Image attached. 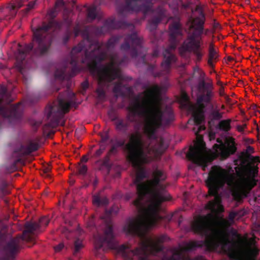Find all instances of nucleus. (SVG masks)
<instances>
[{"instance_id": "f257e3e1", "label": "nucleus", "mask_w": 260, "mask_h": 260, "mask_svg": "<svg viewBox=\"0 0 260 260\" xmlns=\"http://www.w3.org/2000/svg\"><path fill=\"white\" fill-rule=\"evenodd\" d=\"M161 91L160 87L156 84L148 87L144 92L146 99L142 103L140 102V96H137L127 108L133 116L143 118L144 134L155 142L152 146L149 144L145 145L139 127L136 125V131L130 134L129 142L126 145L127 159L135 169L138 170L134 181L138 197L133 204L138 212L142 214L141 218L132 220L125 226V229L131 233H139L142 229H146L153 224L159 218L158 211L162 203L170 199L165 185L161 183L166 179L162 170L156 168L153 172V179L142 182L147 177L142 166L150 163L153 158H157L167 148L164 139L157 138L158 129L169 126L174 120L171 107L161 104Z\"/></svg>"}, {"instance_id": "f03ea898", "label": "nucleus", "mask_w": 260, "mask_h": 260, "mask_svg": "<svg viewBox=\"0 0 260 260\" xmlns=\"http://www.w3.org/2000/svg\"><path fill=\"white\" fill-rule=\"evenodd\" d=\"M88 44L93 47V50L90 54H86L84 56L80 58L78 60V65L80 68L79 71L73 72L72 66L70 61H64L59 68H57L54 73L56 80L62 81L64 79H69L74 76L79 72L82 67V64H85L89 69L91 74L95 76L98 78L99 87L96 90L98 98L100 100H104L106 98V93L104 86L113 80L118 79L119 81L114 84L113 91L116 96L124 97V91L130 92L132 88L127 85L123 84L122 81L124 79L121 73L118 65L121 63L118 56L116 54H111L109 56L110 62L106 65L100 67L99 64L104 61L107 56L105 52L100 50V45L96 42L90 43L87 41Z\"/></svg>"}, {"instance_id": "7ed1b4c3", "label": "nucleus", "mask_w": 260, "mask_h": 260, "mask_svg": "<svg viewBox=\"0 0 260 260\" xmlns=\"http://www.w3.org/2000/svg\"><path fill=\"white\" fill-rule=\"evenodd\" d=\"M194 232L205 237V239L201 241H191L186 243L181 251H175L168 260H206L203 256L198 255L191 258L183 252L195 250L197 248L206 246L209 250H216L218 248L225 252L232 251V246L237 243H242V238L237 231L231 229L230 233L237 241L230 240L228 234L218 230H212L211 225L205 217H201L192 225Z\"/></svg>"}, {"instance_id": "20e7f679", "label": "nucleus", "mask_w": 260, "mask_h": 260, "mask_svg": "<svg viewBox=\"0 0 260 260\" xmlns=\"http://www.w3.org/2000/svg\"><path fill=\"white\" fill-rule=\"evenodd\" d=\"M83 36L84 37L83 40L75 46L71 52L70 64L72 66L73 72L78 71L80 69L78 65L79 59L84 56L86 54H90L93 50V47L88 44L87 41L90 43L96 42L100 45V50L105 52L107 54V56L104 60L108 59L109 61L108 63L110 62L109 56L111 54L117 55L120 61H121V63L118 65L119 69L120 66L127 59V57L124 56L121 59L117 53H111L108 54L107 51L113 49L121 39L123 38L124 41L120 46V50L126 52L129 51L130 55L132 58H136L138 55L139 51L143 49V39L139 36L136 31H133L131 34H126L123 36L116 35L112 36L105 45L107 50L103 49V43H100L98 41L91 38L87 29H85L83 32Z\"/></svg>"}, {"instance_id": "39448f33", "label": "nucleus", "mask_w": 260, "mask_h": 260, "mask_svg": "<svg viewBox=\"0 0 260 260\" xmlns=\"http://www.w3.org/2000/svg\"><path fill=\"white\" fill-rule=\"evenodd\" d=\"M72 22L71 18L67 15H64L61 21L52 20L48 23H43L41 26L34 31L32 43L25 44L24 46L18 44L19 48L16 54L17 61L22 63L30 52L37 56L47 54L53 42V34L49 31L51 28L55 30H60L63 27L65 28L62 40L63 44H66L72 35L71 27Z\"/></svg>"}, {"instance_id": "423d86ee", "label": "nucleus", "mask_w": 260, "mask_h": 260, "mask_svg": "<svg viewBox=\"0 0 260 260\" xmlns=\"http://www.w3.org/2000/svg\"><path fill=\"white\" fill-rule=\"evenodd\" d=\"M49 222V220L46 217L41 218L39 223L27 222L22 235L12 238L6 244L4 241L6 236L0 232V260H15L16 256L24 242L33 241L31 234L38 230L41 226H47Z\"/></svg>"}, {"instance_id": "0eeeda50", "label": "nucleus", "mask_w": 260, "mask_h": 260, "mask_svg": "<svg viewBox=\"0 0 260 260\" xmlns=\"http://www.w3.org/2000/svg\"><path fill=\"white\" fill-rule=\"evenodd\" d=\"M198 89L200 94L198 96L196 105L190 104L189 110L192 112L194 118V122L197 125L193 130L197 137H201L199 134L206 129L204 125H201L205 120V109L206 107L205 103H210L212 100L214 93L213 92V86L212 81L206 82L204 80H201L198 84Z\"/></svg>"}, {"instance_id": "6e6552de", "label": "nucleus", "mask_w": 260, "mask_h": 260, "mask_svg": "<svg viewBox=\"0 0 260 260\" xmlns=\"http://www.w3.org/2000/svg\"><path fill=\"white\" fill-rule=\"evenodd\" d=\"M160 210V206L158 211V215L159 218L157 219L155 222L151 226H149L148 228L145 229H142L141 231L138 233H133L129 232L125 229V226L129 224L130 221L133 219H136L137 218H141L142 214L140 212H139V216L136 218H129L125 224L123 226V231L128 235L133 236H137L142 240L141 245L140 247H137L133 250H132V253L133 255H147L148 254H155L157 253L162 251L164 249L163 246L161 244L163 243L167 237L165 235H161L154 240L151 238H148L146 237V233L148 231L154 226L159 224L160 222L162 220L163 217L159 214V211Z\"/></svg>"}, {"instance_id": "1a4fd4ad", "label": "nucleus", "mask_w": 260, "mask_h": 260, "mask_svg": "<svg viewBox=\"0 0 260 260\" xmlns=\"http://www.w3.org/2000/svg\"><path fill=\"white\" fill-rule=\"evenodd\" d=\"M182 35L181 25L179 21H174L170 24L169 40L171 45L169 48L165 49L163 52L164 60L161 63L162 71L154 73L153 75L155 77H160L169 73L172 63L175 62L176 60L175 55L171 52L170 50L175 49L178 43L177 37Z\"/></svg>"}, {"instance_id": "9d476101", "label": "nucleus", "mask_w": 260, "mask_h": 260, "mask_svg": "<svg viewBox=\"0 0 260 260\" xmlns=\"http://www.w3.org/2000/svg\"><path fill=\"white\" fill-rule=\"evenodd\" d=\"M226 173L224 169L217 166H213L210 172L206 184L208 188L210 196L214 197V199L208 202L206 205L208 209H215L217 204L220 202V197L218 191L223 185L225 178Z\"/></svg>"}, {"instance_id": "9b49d317", "label": "nucleus", "mask_w": 260, "mask_h": 260, "mask_svg": "<svg viewBox=\"0 0 260 260\" xmlns=\"http://www.w3.org/2000/svg\"><path fill=\"white\" fill-rule=\"evenodd\" d=\"M65 94L67 95V100H69L68 101L62 98L60 93L57 105L48 106L46 109L47 117L50 120L53 126L59 124L64 114L69 111L70 108L74 103L75 93L68 90Z\"/></svg>"}, {"instance_id": "f8f14e48", "label": "nucleus", "mask_w": 260, "mask_h": 260, "mask_svg": "<svg viewBox=\"0 0 260 260\" xmlns=\"http://www.w3.org/2000/svg\"><path fill=\"white\" fill-rule=\"evenodd\" d=\"M192 31H193V29L190 28V24H189L187 30V37L179 48V52L181 55H184L186 53H192L195 57V61L199 62L201 61L204 55V51L202 46V36L203 34L207 35L209 30L204 28V31L200 37L194 38L195 40V42H193L194 43H188L189 41H187V40L189 35V34Z\"/></svg>"}, {"instance_id": "ddd939ff", "label": "nucleus", "mask_w": 260, "mask_h": 260, "mask_svg": "<svg viewBox=\"0 0 260 260\" xmlns=\"http://www.w3.org/2000/svg\"><path fill=\"white\" fill-rule=\"evenodd\" d=\"M256 162L260 163V157L252 155L247 162L245 176L241 178V184L248 192L256 186L258 181L256 178L258 175L259 168L257 164L254 165Z\"/></svg>"}, {"instance_id": "4468645a", "label": "nucleus", "mask_w": 260, "mask_h": 260, "mask_svg": "<svg viewBox=\"0 0 260 260\" xmlns=\"http://www.w3.org/2000/svg\"><path fill=\"white\" fill-rule=\"evenodd\" d=\"M95 246L97 249L106 246L108 248H117V244L114 239L112 226L109 223H106L104 235L98 234L94 236Z\"/></svg>"}, {"instance_id": "2eb2a0df", "label": "nucleus", "mask_w": 260, "mask_h": 260, "mask_svg": "<svg viewBox=\"0 0 260 260\" xmlns=\"http://www.w3.org/2000/svg\"><path fill=\"white\" fill-rule=\"evenodd\" d=\"M135 28L134 25L126 21H116L115 18H108L104 22L101 27H94L92 31L97 36L104 35L110 31L117 28Z\"/></svg>"}, {"instance_id": "dca6fc26", "label": "nucleus", "mask_w": 260, "mask_h": 260, "mask_svg": "<svg viewBox=\"0 0 260 260\" xmlns=\"http://www.w3.org/2000/svg\"><path fill=\"white\" fill-rule=\"evenodd\" d=\"M195 10L199 13V15L191 19L190 28L193 29V31H192L189 34L187 40V41H189L188 43H194V38L200 37L204 31V25L206 20L205 13L200 6H197Z\"/></svg>"}, {"instance_id": "f3484780", "label": "nucleus", "mask_w": 260, "mask_h": 260, "mask_svg": "<svg viewBox=\"0 0 260 260\" xmlns=\"http://www.w3.org/2000/svg\"><path fill=\"white\" fill-rule=\"evenodd\" d=\"M186 156L194 164L201 166L204 171L208 164L213 160L210 156L206 155L203 148L199 146H190Z\"/></svg>"}, {"instance_id": "a211bd4d", "label": "nucleus", "mask_w": 260, "mask_h": 260, "mask_svg": "<svg viewBox=\"0 0 260 260\" xmlns=\"http://www.w3.org/2000/svg\"><path fill=\"white\" fill-rule=\"evenodd\" d=\"M39 148V146L37 143L30 142L26 147L21 144L18 148L15 149L13 153L12 156L16 157V159L12 164L10 171L13 172L17 169V164L22 162L21 159L22 156L30 154L32 152L37 151Z\"/></svg>"}, {"instance_id": "6ab92c4d", "label": "nucleus", "mask_w": 260, "mask_h": 260, "mask_svg": "<svg viewBox=\"0 0 260 260\" xmlns=\"http://www.w3.org/2000/svg\"><path fill=\"white\" fill-rule=\"evenodd\" d=\"M216 141L219 144H215L213 146L215 157H219L221 159H225L237 151V148L234 141L231 145L229 144L228 146L219 138Z\"/></svg>"}, {"instance_id": "aec40b11", "label": "nucleus", "mask_w": 260, "mask_h": 260, "mask_svg": "<svg viewBox=\"0 0 260 260\" xmlns=\"http://www.w3.org/2000/svg\"><path fill=\"white\" fill-rule=\"evenodd\" d=\"M113 121H115V129L119 132L122 133H126L130 126V122H133V120H129V116L128 115L126 119L123 118H119L117 117L112 119Z\"/></svg>"}, {"instance_id": "412c9836", "label": "nucleus", "mask_w": 260, "mask_h": 260, "mask_svg": "<svg viewBox=\"0 0 260 260\" xmlns=\"http://www.w3.org/2000/svg\"><path fill=\"white\" fill-rule=\"evenodd\" d=\"M218 57L219 55L214 44L210 43L209 45L207 63L211 68H214L215 63L218 60Z\"/></svg>"}, {"instance_id": "4be33fe9", "label": "nucleus", "mask_w": 260, "mask_h": 260, "mask_svg": "<svg viewBox=\"0 0 260 260\" xmlns=\"http://www.w3.org/2000/svg\"><path fill=\"white\" fill-rule=\"evenodd\" d=\"M211 102H212V101ZM204 104H205V103H204ZM206 104L209 105L210 110L209 116L212 120H219L222 118L224 113L220 112L217 105L214 106L211 102L210 103H206Z\"/></svg>"}, {"instance_id": "5701e85b", "label": "nucleus", "mask_w": 260, "mask_h": 260, "mask_svg": "<svg viewBox=\"0 0 260 260\" xmlns=\"http://www.w3.org/2000/svg\"><path fill=\"white\" fill-rule=\"evenodd\" d=\"M259 253V250L256 247H253L250 248L248 252V254L245 258H243L242 257H238L235 255V254H233L231 257L233 258L234 260H257V256Z\"/></svg>"}, {"instance_id": "b1692460", "label": "nucleus", "mask_w": 260, "mask_h": 260, "mask_svg": "<svg viewBox=\"0 0 260 260\" xmlns=\"http://www.w3.org/2000/svg\"><path fill=\"white\" fill-rule=\"evenodd\" d=\"M255 152L254 148L250 145H247L245 150L241 152L239 156V159H241L243 163L249 162V160L252 156V154Z\"/></svg>"}, {"instance_id": "393cba45", "label": "nucleus", "mask_w": 260, "mask_h": 260, "mask_svg": "<svg viewBox=\"0 0 260 260\" xmlns=\"http://www.w3.org/2000/svg\"><path fill=\"white\" fill-rule=\"evenodd\" d=\"M231 122L232 120L231 119L221 120L217 124V128L221 131L228 132L232 128Z\"/></svg>"}, {"instance_id": "a878e982", "label": "nucleus", "mask_w": 260, "mask_h": 260, "mask_svg": "<svg viewBox=\"0 0 260 260\" xmlns=\"http://www.w3.org/2000/svg\"><path fill=\"white\" fill-rule=\"evenodd\" d=\"M98 7L95 5H93L88 8L87 18L88 20L92 21L98 17Z\"/></svg>"}, {"instance_id": "bb28decb", "label": "nucleus", "mask_w": 260, "mask_h": 260, "mask_svg": "<svg viewBox=\"0 0 260 260\" xmlns=\"http://www.w3.org/2000/svg\"><path fill=\"white\" fill-rule=\"evenodd\" d=\"M92 202L94 205L99 206H106L108 203L109 201L106 197L101 198L99 196H94L93 197Z\"/></svg>"}, {"instance_id": "cd10ccee", "label": "nucleus", "mask_w": 260, "mask_h": 260, "mask_svg": "<svg viewBox=\"0 0 260 260\" xmlns=\"http://www.w3.org/2000/svg\"><path fill=\"white\" fill-rule=\"evenodd\" d=\"M110 143L114 145L117 148L124 146L126 151L127 152L126 145L128 143L125 144L124 140H119L118 139H111L110 140Z\"/></svg>"}, {"instance_id": "c85d7f7f", "label": "nucleus", "mask_w": 260, "mask_h": 260, "mask_svg": "<svg viewBox=\"0 0 260 260\" xmlns=\"http://www.w3.org/2000/svg\"><path fill=\"white\" fill-rule=\"evenodd\" d=\"M83 246L82 241L80 239H77L74 241V255H76Z\"/></svg>"}, {"instance_id": "c756f323", "label": "nucleus", "mask_w": 260, "mask_h": 260, "mask_svg": "<svg viewBox=\"0 0 260 260\" xmlns=\"http://www.w3.org/2000/svg\"><path fill=\"white\" fill-rule=\"evenodd\" d=\"M24 0H16L15 4L12 5L11 7V11H15L18 10L23 6Z\"/></svg>"}, {"instance_id": "7c9ffc66", "label": "nucleus", "mask_w": 260, "mask_h": 260, "mask_svg": "<svg viewBox=\"0 0 260 260\" xmlns=\"http://www.w3.org/2000/svg\"><path fill=\"white\" fill-rule=\"evenodd\" d=\"M66 7V4L63 0H56L55 4V8L58 11H61Z\"/></svg>"}, {"instance_id": "2f4dec72", "label": "nucleus", "mask_w": 260, "mask_h": 260, "mask_svg": "<svg viewBox=\"0 0 260 260\" xmlns=\"http://www.w3.org/2000/svg\"><path fill=\"white\" fill-rule=\"evenodd\" d=\"M87 171V167L85 165H82L78 168V172L79 174L85 175Z\"/></svg>"}, {"instance_id": "473e14b6", "label": "nucleus", "mask_w": 260, "mask_h": 260, "mask_svg": "<svg viewBox=\"0 0 260 260\" xmlns=\"http://www.w3.org/2000/svg\"><path fill=\"white\" fill-rule=\"evenodd\" d=\"M59 11H58L57 9H56L54 7V9H53L50 11V12H49V15L52 19H53L55 17H56V16L57 14V13Z\"/></svg>"}, {"instance_id": "72a5a7b5", "label": "nucleus", "mask_w": 260, "mask_h": 260, "mask_svg": "<svg viewBox=\"0 0 260 260\" xmlns=\"http://www.w3.org/2000/svg\"><path fill=\"white\" fill-rule=\"evenodd\" d=\"M50 170L51 168L49 166L45 167L43 169V174L42 175L46 177H49L50 176L49 174Z\"/></svg>"}, {"instance_id": "f704fd0d", "label": "nucleus", "mask_w": 260, "mask_h": 260, "mask_svg": "<svg viewBox=\"0 0 260 260\" xmlns=\"http://www.w3.org/2000/svg\"><path fill=\"white\" fill-rule=\"evenodd\" d=\"M105 146L101 145L100 148L97 150L95 152V156L98 157L100 156L105 151Z\"/></svg>"}, {"instance_id": "c9c22d12", "label": "nucleus", "mask_w": 260, "mask_h": 260, "mask_svg": "<svg viewBox=\"0 0 260 260\" xmlns=\"http://www.w3.org/2000/svg\"><path fill=\"white\" fill-rule=\"evenodd\" d=\"M36 4L35 2H30L28 5L27 8L25 9L26 13L28 12L31 9H33Z\"/></svg>"}, {"instance_id": "e433bc0d", "label": "nucleus", "mask_w": 260, "mask_h": 260, "mask_svg": "<svg viewBox=\"0 0 260 260\" xmlns=\"http://www.w3.org/2000/svg\"><path fill=\"white\" fill-rule=\"evenodd\" d=\"M87 226L91 229H92L94 228L96 229L95 227V222H94L93 218H92L89 219V221L87 222Z\"/></svg>"}, {"instance_id": "4c0bfd02", "label": "nucleus", "mask_w": 260, "mask_h": 260, "mask_svg": "<svg viewBox=\"0 0 260 260\" xmlns=\"http://www.w3.org/2000/svg\"><path fill=\"white\" fill-rule=\"evenodd\" d=\"M118 151V148H116L114 145L112 144L110 149L108 153L109 154H112L117 153Z\"/></svg>"}, {"instance_id": "58836bf2", "label": "nucleus", "mask_w": 260, "mask_h": 260, "mask_svg": "<svg viewBox=\"0 0 260 260\" xmlns=\"http://www.w3.org/2000/svg\"><path fill=\"white\" fill-rule=\"evenodd\" d=\"M102 142L103 143L106 142L109 138L108 132L105 133L104 134H102L101 136Z\"/></svg>"}, {"instance_id": "ea45409f", "label": "nucleus", "mask_w": 260, "mask_h": 260, "mask_svg": "<svg viewBox=\"0 0 260 260\" xmlns=\"http://www.w3.org/2000/svg\"><path fill=\"white\" fill-rule=\"evenodd\" d=\"M64 247V245L63 243H60L59 244H58L57 246L54 247V250L55 252H59Z\"/></svg>"}, {"instance_id": "a19ab883", "label": "nucleus", "mask_w": 260, "mask_h": 260, "mask_svg": "<svg viewBox=\"0 0 260 260\" xmlns=\"http://www.w3.org/2000/svg\"><path fill=\"white\" fill-rule=\"evenodd\" d=\"M238 213L235 212H232L230 213L229 215V219L231 221H233L236 217L237 216Z\"/></svg>"}, {"instance_id": "79ce46f5", "label": "nucleus", "mask_w": 260, "mask_h": 260, "mask_svg": "<svg viewBox=\"0 0 260 260\" xmlns=\"http://www.w3.org/2000/svg\"><path fill=\"white\" fill-rule=\"evenodd\" d=\"M119 250L125 254L128 250V248L126 245H122L120 246Z\"/></svg>"}, {"instance_id": "37998d69", "label": "nucleus", "mask_w": 260, "mask_h": 260, "mask_svg": "<svg viewBox=\"0 0 260 260\" xmlns=\"http://www.w3.org/2000/svg\"><path fill=\"white\" fill-rule=\"evenodd\" d=\"M73 30L75 37H77L80 32V29L78 26L74 27Z\"/></svg>"}, {"instance_id": "c03bdc74", "label": "nucleus", "mask_w": 260, "mask_h": 260, "mask_svg": "<svg viewBox=\"0 0 260 260\" xmlns=\"http://www.w3.org/2000/svg\"><path fill=\"white\" fill-rule=\"evenodd\" d=\"M236 129L239 133H241L242 134H245L244 129L243 128L241 125H238L236 126Z\"/></svg>"}, {"instance_id": "a18cd8bd", "label": "nucleus", "mask_w": 260, "mask_h": 260, "mask_svg": "<svg viewBox=\"0 0 260 260\" xmlns=\"http://www.w3.org/2000/svg\"><path fill=\"white\" fill-rule=\"evenodd\" d=\"M244 142L247 144H252L254 143V140L252 139L246 138L244 139Z\"/></svg>"}, {"instance_id": "49530a36", "label": "nucleus", "mask_w": 260, "mask_h": 260, "mask_svg": "<svg viewBox=\"0 0 260 260\" xmlns=\"http://www.w3.org/2000/svg\"><path fill=\"white\" fill-rule=\"evenodd\" d=\"M219 94L220 96H224L226 95L224 93V87L222 86H221L219 88Z\"/></svg>"}, {"instance_id": "de8ad7c7", "label": "nucleus", "mask_w": 260, "mask_h": 260, "mask_svg": "<svg viewBox=\"0 0 260 260\" xmlns=\"http://www.w3.org/2000/svg\"><path fill=\"white\" fill-rule=\"evenodd\" d=\"M118 209L116 207H113L110 210V214H117L118 213Z\"/></svg>"}, {"instance_id": "09e8293b", "label": "nucleus", "mask_w": 260, "mask_h": 260, "mask_svg": "<svg viewBox=\"0 0 260 260\" xmlns=\"http://www.w3.org/2000/svg\"><path fill=\"white\" fill-rule=\"evenodd\" d=\"M224 97V99H225L226 104H229V105L232 104H231L232 100H231V99H230L229 98V96L228 95H226Z\"/></svg>"}, {"instance_id": "8fccbe9b", "label": "nucleus", "mask_w": 260, "mask_h": 260, "mask_svg": "<svg viewBox=\"0 0 260 260\" xmlns=\"http://www.w3.org/2000/svg\"><path fill=\"white\" fill-rule=\"evenodd\" d=\"M159 55V51L157 49H155L153 50L152 53V56L154 57H156Z\"/></svg>"}, {"instance_id": "3c124183", "label": "nucleus", "mask_w": 260, "mask_h": 260, "mask_svg": "<svg viewBox=\"0 0 260 260\" xmlns=\"http://www.w3.org/2000/svg\"><path fill=\"white\" fill-rule=\"evenodd\" d=\"M254 201L258 204H260V194L254 197Z\"/></svg>"}, {"instance_id": "603ef678", "label": "nucleus", "mask_w": 260, "mask_h": 260, "mask_svg": "<svg viewBox=\"0 0 260 260\" xmlns=\"http://www.w3.org/2000/svg\"><path fill=\"white\" fill-rule=\"evenodd\" d=\"M111 155V154H109V153L108 152V154H107V155L105 156V157L104 158V163L105 164H106L109 161L110 156Z\"/></svg>"}, {"instance_id": "864d4df0", "label": "nucleus", "mask_w": 260, "mask_h": 260, "mask_svg": "<svg viewBox=\"0 0 260 260\" xmlns=\"http://www.w3.org/2000/svg\"><path fill=\"white\" fill-rule=\"evenodd\" d=\"M82 85L84 89H86L88 87V83L87 81L82 83Z\"/></svg>"}, {"instance_id": "5fc2aeb1", "label": "nucleus", "mask_w": 260, "mask_h": 260, "mask_svg": "<svg viewBox=\"0 0 260 260\" xmlns=\"http://www.w3.org/2000/svg\"><path fill=\"white\" fill-rule=\"evenodd\" d=\"M88 160V158L86 156H83L81 158V161L82 162H87Z\"/></svg>"}, {"instance_id": "6e6d98bb", "label": "nucleus", "mask_w": 260, "mask_h": 260, "mask_svg": "<svg viewBox=\"0 0 260 260\" xmlns=\"http://www.w3.org/2000/svg\"><path fill=\"white\" fill-rule=\"evenodd\" d=\"M2 190H3V193H5V194H8V193H9V191H8L7 189H6L4 187L3 188Z\"/></svg>"}, {"instance_id": "4d7b16f0", "label": "nucleus", "mask_w": 260, "mask_h": 260, "mask_svg": "<svg viewBox=\"0 0 260 260\" xmlns=\"http://www.w3.org/2000/svg\"><path fill=\"white\" fill-rule=\"evenodd\" d=\"M142 60H143V62L144 63L146 64V59H145V55H142Z\"/></svg>"}, {"instance_id": "13d9d810", "label": "nucleus", "mask_w": 260, "mask_h": 260, "mask_svg": "<svg viewBox=\"0 0 260 260\" xmlns=\"http://www.w3.org/2000/svg\"><path fill=\"white\" fill-rule=\"evenodd\" d=\"M241 125L244 129L247 128V124L246 123H244Z\"/></svg>"}, {"instance_id": "bf43d9fd", "label": "nucleus", "mask_w": 260, "mask_h": 260, "mask_svg": "<svg viewBox=\"0 0 260 260\" xmlns=\"http://www.w3.org/2000/svg\"><path fill=\"white\" fill-rule=\"evenodd\" d=\"M174 214H172V215H171V216L169 218V220H171L173 218V217H174Z\"/></svg>"}, {"instance_id": "052dcab7", "label": "nucleus", "mask_w": 260, "mask_h": 260, "mask_svg": "<svg viewBox=\"0 0 260 260\" xmlns=\"http://www.w3.org/2000/svg\"><path fill=\"white\" fill-rule=\"evenodd\" d=\"M225 106H224V105H221V109L222 110H224V109H225Z\"/></svg>"}, {"instance_id": "680f3d73", "label": "nucleus", "mask_w": 260, "mask_h": 260, "mask_svg": "<svg viewBox=\"0 0 260 260\" xmlns=\"http://www.w3.org/2000/svg\"><path fill=\"white\" fill-rule=\"evenodd\" d=\"M4 202L6 203V204H7V205L8 204V202H8V201L7 199H5L4 200Z\"/></svg>"}, {"instance_id": "e2e57ef3", "label": "nucleus", "mask_w": 260, "mask_h": 260, "mask_svg": "<svg viewBox=\"0 0 260 260\" xmlns=\"http://www.w3.org/2000/svg\"><path fill=\"white\" fill-rule=\"evenodd\" d=\"M233 59V58H232V57H228V60H229V61H232Z\"/></svg>"}, {"instance_id": "0e129e2a", "label": "nucleus", "mask_w": 260, "mask_h": 260, "mask_svg": "<svg viewBox=\"0 0 260 260\" xmlns=\"http://www.w3.org/2000/svg\"><path fill=\"white\" fill-rule=\"evenodd\" d=\"M64 124V121H62L61 122V123H60V125H62V126H63Z\"/></svg>"}, {"instance_id": "69168bd1", "label": "nucleus", "mask_w": 260, "mask_h": 260, "mask_svg": "<svg viewBox=\"0 0 260 260\" xmlns=\"http://www.w3.org/2000/svg\"><path fill=\"white\" fill-rule=\"evenodd\" d=\"M218 84L219 85H221V83L220 81H219L218 82Z\"/></svg>"}, {"instance_id": "338daca9", "label": "nucleus", "mask_w": 260, "mask_h": 260, "mask_svg": "<svg viewBox=\"0 0 260 260\" xmlns=\"http://www.w3.org/2000/svg\"><path fill=\"white\" fill-rule=\"evenodd\" d=\"M127 260H132V258L128 257Z\"/></svg>"}, {"instance_id": "774afa93", "label": "nucleus", "mask_w": 260, "mask_h": 260, "mask_svg": "<svg viewBox=\"0 0 260 260\" xmlns=\"http://www.w3.org/2000/svg\"><path fill=\"white\" fill-rule=\"evenodd\" d=\"M180 222H181V219H180L179 221V224H180Z\"/></svg>"}]
</instances>
